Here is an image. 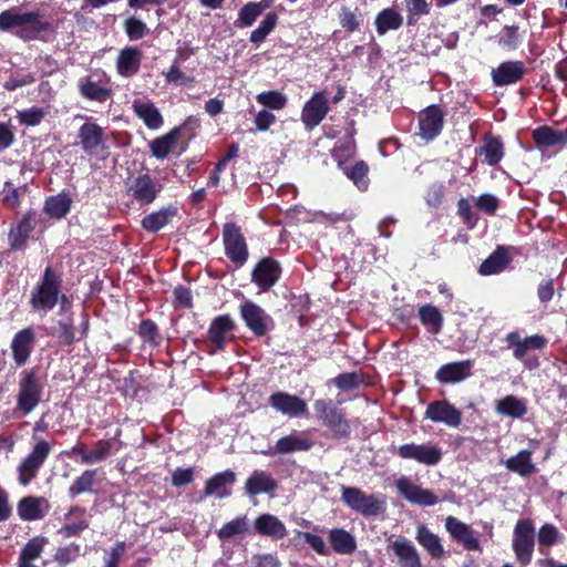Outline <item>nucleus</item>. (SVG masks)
<instances>
[{
  "label": "nucleus",
  "instance_id": "1",
  "mask_svg": "<svg viewBox=\"0 0 567 567\" xmlns=\"http://www.w3.org/2000/svg\"><path fill=\"white\" fill-rule=\"evenodd\" d=\"M0 30L10 32L24 42H48L55 32L51 22L42 20L40 11L19 12L17 8L0 13Z\"/></svg>",
  "mask_w": 567,
  "mask_h": 567
},
{
  "label": "nucleus",
  "instance_id": "2",
  "mask_svg": "<svg viewBox=\"0 0 567 567\" xmlns=\"http://www.w3.org/2000/svg\"><path fill=\"white\" fill-rule=\"evenodd\" d=\"M62 288V272L52 265H48L31 291L30 307L35 312L47 313L53 310L58 303L64 306L69 299Z\"/></svg>",
  "mask_w": 567,
  "mask_h": 567
},
{
  "label": "nucleus",
  "instance_id": "3",
  "mask_svg": "<svg viewBox=\"0 0 567 567\" xmlns=\"http://www.w3.org/2000/svg\"><path fill=\"white\" fill-rule=\"evenodd\" d=\"M44 384L38 368L24 369L19 374L16 411L29 415L42 401Z\"/></svg>",
  "mask_w": 567,
  "mask_h": 567
},
{
  "label": "nucleus",
  "instance_id": "4",
  "mask_svg": "<svg viewBox=\"0 0 567 567\" xmlns=\"http://www.w3.org/2000/svg\"><path fill=\"white\" fill-rule=\"evenodd\" d=\"M316 417L328 427L336 437L349 439L351 425L346 411L339 408L331 399H318L313 403Z\"/></svg>",
  "mask_w": 567,
  "mask_h": 567
},
{
  "label": "nucleus",
  "instance_id": "5",
  "mask_svg": "<svg viewBox=\"0 0 567 567\" xmlns=\"http://www.w3.org/2000/svg\"><path fill=\"white\" fill-rule=\"evenodd\" d=\"M341 501L364 517L378 516L385 511V502L373 494H365L354 486H342Z\"/></svg>",
  "mask_w": 567,
  "mask_h": 567
},
{
  "label": "nucleus",
  "instance_id": "6",
  "mask_svg": "<svg viewBox=\"0 0 567 567\" xmlns=\"http://www.w3.org/2000/svg\"><path fill=\"white\" fill-rule=\"evenodd\" d=\"M31 452L22 460L18 466L19 483L23 486L29 485L38 475L39 470L45 463L51 453V445L44 439H35Z\"/></svg>",
  "mask_w": 567,
  "mask_h": 567
},
{
  "label": "nucleus",
  "instance_id": "7",
  "mask_svg": "<svg viewBox=\"0 0 567 567\" xmlns=\"http://www.w3.org/2000/svg\"><path fill=\"white\" fill-rule=\"evenodd\" d=\"M535 547V528L528 518L519 519L514 528L513 550L522 566L530 564Z\"/></svg>",
  "mask_w": 567,
  "mask_h": 567
},
{
  "label": "nucleus",
  "instance_id": "8",
  "mask_svg": "<svg viewBox=\"0 0 567 567\" xmlns=\"http://www.w3.org/2000/svg\"><path fill=\"white\" fill-rule=\"evenodd\" d=\"M223 244L228 259L238 267L244 266L249 251L246 238L236 223H226L223 227Z\"/></svg>",
  "mask_w": 567,
  "mask_h": 567
},
{
  "label": "nucleus",
  "instance_id": "9",
  "mask_svg": "<svg viewBox=\"0 0 567 567\" xmlns=\"http://www.w3.org/2000/svg\"><path fill=\"white\" fill-rule=\"evenodd\" d=\"M239 313L247 329L257 338L265 337L275 327L272 317L252 301L241 303Z\"/></svg>",
  "mask_w": 567,
  "mask_h": 567
},
{
  "label": "nucleus",
  "instance_id": "10",
  "mask_svg": "<svg viewBox=\"0 0 567 567\" xmlns=\"http://www.w3.org/2000/svg\"><path fill=\"white\" fill-rule=\"evenodd\" d=\"M76 137L81 150L90 156L97 155L107 148L105 128L95 122L87 121L82 124L78 130Z\"/></svg>",
  "mask_w": 567,
  "mask_h": 567
},
{
  "label": "nucleus",
  "instance_id": "11",
  "mask_svg": "<svg viewBox=\"0 0 567 567\" xmlns=\"http://www.w3.org/2000/svg\"><path fill=\"white\" fill-rule=\"evenodd\" d=\"M395 454L403 460H413L420 464L434 466L442 461L441 447L432 444L405 443L400 445Z\"/></svg>",
  "mask_w": 567,
  "mask_h": 567
},
{
  "label": "nucleus",
  "instance_id": "12",
  "mask_svg": "<svg viewBox=\"0 0 567 567\" xmlns=\"http://www.w3.org/2000/svg\"><path fill=\"white\" fill-rule=\"evenodd\" d=\"M445 113L437 104H431L419 113V135L426 142L434 141L443 131Z\"/></svg>",
  "mask_w": 567,
  "mask_h": 567
},
{
  "label": "nucleus",
  "instance_id": "13",
  "mask_svg": "<svg viewBox=\"0 0 567 567\" xmlns=\"http://www.w3.org/2000/svg\"><path fill=\"white\" fill-rule=\"evenodd\" d=\"M330 111L329 100L324 91L315 92L303 104L301 111V122L305 128L310 132L317 127Z\"/></svg>",
  "mask_w": 567,
  "mask_h": 567
},
{
  "label": "nucleus",
  "instance_id": "14",
  "mask_svg": "<svg viewBox=\"0 0 567 567\" xmlns=\"http://www.w3.org/2000/svg\"><path fill=\"white\" fill-rule=\"evenodd\" d=\"M282 274L281 265L272 257H262L251 271V281L261 290L272 288Z\"/></svg>",
  "mask_w": 567,
  "mask_h": 567
},
{
  "label": "nucleus",
  "instance_id": "15",
  "mask_svg": "<svg viewBox=\"0 0 567 567\" xmlns=\"http://www.w3.org/2000/svg\"><path fill=\"white\" fill-rule=\"evenodd\" d=\"M526 74L527 68L520 60L504 61L491 71L493 84L498 87L516 84Z\"/></svg>",
  "mask_w": 567,
  "mask_h": 567
},
{
  "label": "nucleus",
  "instance_id": "16",
  "mask_svg": "<svg viewBox=\"0 0 567 567\" xmlns=\"http://www.w3.org/2000/svg\"><path fill=\"white\" fill-rule=\"evenodd\" d=\"M37 216L35 210H29L10 228L8 233L10 250L18 251L27 248L30 234L37 227Z\"/></svg>",
  "mask_w": 567,
  "mask_h": 567
},
{
  "label": "nucleus",
  "instance_id": "17",
  "mask_svg": "<svg viewBox=\"0 0 567 567\" xmlns=\"http://www.w3.org/2000/svg\"><path fill=\"white\" fill-rule=\"evenodd\" d=\"M425 419L436 423H444L451 427H458L462 424V412L447 400H437L427 404Z\"/></svg>",
  "mask_w": 567,
  "mask_h": 567
},
{
  "label": "nucleus",
  "instance_id": "18",
  "mask_svg": "<svg viewBox=\"0 0 567 567\" xmlns=\"http://www.w3.org/2000/svg\"><path fill=\"white\" fill-rule=\"evenodd\" d=\"M268 404L284 415L290 417L302 416L308 413L306 401L295 394L277 391L268 399Z\"/></svg>",
  "mask_w": 567,
  "mask_h": 567
},
{
  "label": "nucleus",
  "instance_id": "19",
  "mask_svg": "<svg viewBox=\"0 0 567 567\" xmlns=\"http://www.w3.org/2000/svg\"><path fill=\"white\" fill-rule=\"evenodd\" d=\"M162 184L154 179L148 173L135 177L128 187V195L141 204H152L162 192Z\"/></svg>",
  "mask_w": 567,
  "mask_h": 567
},
{
  "label": "nucleus",
  "instance_id": "20",
  "mask_svg": "<svg viewBox=\"0 0 567 567\" xmlns=\"http://www.w3.org/2000/svg\"><path fill=\"white\" fill-rule=\"evenodd\" d=\"M395 486L399 494L412 504L434 506L439 502L437 496L432 491L422 488L405 476L399 478Z\"/></svg>",
  "mask_w": 567,
  "mask_h": 567
},
{
  "label": "nucleus",
  "instance_id": "21",
  "mask_svg": "<svg viewBox=\"0 0 567 567\" xmlns=\"http://www.w3.org/2000/svg\"><path fill=\"white\" fill-rule=\"evenodd\" d=\"M508 347H513V355L519 361H524L528 351L543 350L547 347L548 340L542 334H533L520 338L519 332L512 331L505 338Z\"/></svg>",
  "mask_w": 567,
  "mask_h": 567
},
{
  "label": "nucleus",
  "instance_id": "22",
  "mask_svg": "<svg viewBox=\"0 0 567 567\" xmlns=\"http://www.w3.org/2000/svg\"><path fill=\"white\" fill-rule=\"evenodd\" d=\"M313 446V441L306 432L293 431L280 437L270 450L271 455H287L296 452H307Z\"/></svg>",
  "mask_w": 567,
  "mask_h": 567
},
{
  "label": "nucleus",
  "instance_id": "23",
  "mask_svg": "<svg viewBox=\"0 0 567 567\" xmlns=\"http://www.w3.org/2000/svg\"><path fill=\"white\" fill-rule=\"evenodd\" d=\"M35 344V333L28 327L18 331L11 341L12 359L18 367L24 365Z\"/></svg>",
  "mask_w": 567,
  "mask_h": 567
},
{
  "label": "nucleus",
  "instance_id": "24",
  "mask_svg": "<svg viewBox=\"0 0 567 567\" xmlns=\"http://www.w3.org/2000/svg\"><path fill=\"white\" fill-rule=\"evenodd\" d=\"M50 503L44 497L24 496L17 504V513L21 520L33 522L44 518L50 511Z\"/></svg>",
  "mask_w": 567,
  "mask_h": 567
},
{
  "label": "nucleus",
  "instance_id": "25",
  "mask_svg": "<svg viewBox=\"0 0 567 567\" xmlns=\"http://www.w3.org/2000/svg\"><path fill=\"white\" fill-rule=\"evenodd\" d=\"M514 249L512 246H496L493 252L480 265L478 274L487 277L506 270L513 260L511 251Z\"/></svg>",
  "mask_w": 567,
  "mask_h": 567
},
{
  "label": "nucleus",
  "instance_id": "26",
  "mask_svg": "<svg viewBox=\"0 0 567 567\" xmlns=\"http://www.w3.org/2000/svg\"><path fill=\"white\" fill-rule=\"evenodd\" d=\"M473 361L463 360L441 365L435 372V379L441 384L458 383L472 375Z\"/></svg>",
  "mask_w": 567,
  "mask_h": 567
},
{
  "label": "nucleus",
  "instance_id": "27",
  "mask_svg": "<svg viewBox=\"0 0 567 567\" xmlns=\"http://www.w3.org/2000/svg\"><path fill=\"white\" fill-rule=\"evenodd\" d=\"M236 323L229 315L215 317L207 331V340L218 351H224L227 344V334L233 332Z\"/></svg>",
  "mask_w": 567,
  "mask_h": 567
},
{
  "label": "nucleus",
  "instance_id": "28",
  "mask_svg": "<svg viewBox=\"0 0 567 567\" xmlns=\"http://www.w3.org/2000/svg\"><path fill=\"white\" fill-rule=\"evenodd\" d=\"M445 528L451 537L463 545L466 550H478L480 540L475 536V533L468 525L458 520L453 516H449L445 519Z\"/></svg>",
  "mask_w": 567,
  "mask_h": 567
},
{
  "label": "nucleus",
  "instance_id": "29",
  "mask_svg": "<svg viewBox=\"0 0 567 567\" xmlns=\"http://www.w3.org/2000/svg\"><path fill=\"white\" fill-rule=\"evenodd\" d=\"M132 109L137 118L143 121L148 130H158L164 124V117L155 103L147 99H135Z\"/></svg>",
  "mask_w": 567,
  "mask_h": 567
},
{
  "label": "nucleus",
  "instance_id": "30",
  "mask_svg": "<svg viewBox=\"0 0 567 567\" xmlns=\"http://www.w3.org/2000/svg\"><path fill=\"white\" fill-rule=\"evenodd\" d=\"M143 52L137 47L123 48L116 59V71L122 78H133L140 70Z\"/></svg>",
  "mask_w": 567,
  "mask_h": 567
},
{
  "label": "nucleus",
  "instance_id": "31",
  "mask_svg": "<svg viewBox=\"0 0 567 567\" xmlns=\"http://www.w3.org/2000/svg\"><path fill=\"white\" fill-rule=\"evenodd\" d=\"M533 141L540 151L554 146L563 147L567 145V127L556 130L549 125H542L532 132Z\"/></svg>",
  "mask_w": 567,
  "mask_h": 567
},
{
  "label": "nucleus",
  "instance_id": "32",
  "mask_svg": "<svg viewBox=\"0 0 567 567\" xmlns=\"http://www.w3.org/2000/svg\"><path fill=\"white\" fill-rule=\"evenodd\" d=\"M278 487L277 481L271 474L256 470L245 483V492L248 496L255 497L259 494H271Z\"/></svg>",
  "mask_w": 567,
  "mask_h": 567
},
{
  "label": "nucleus",
  "instance_id": "33",
  "mask_svg": "<svg viewBox=\"0 0 567 567\" xmlns=\"http://www.w3.org/2000/svg\"><path fill=\"white\" fill-rule=\"evenodd\" d=\"M475 152L476 155L484 158L486 164L489 166H496L504 157V143L499 136L485 134L482 145L477 147Z\"/></svg>",
  "mask_w": 567,
  "mask_h": 567
},
{
  "label": "nucleus",
  "instance_id": "34",
  "mask_svg": "<svg viewBox=\"0 0 567 567\" xmlns=\"http://www.w3.org/2000/svg\"><path fill=\"white\" fill-rule=\"evenodd\" d=\"M272 6V0H261L259 2H247L239 11L238 17L234 21L235 28L244 29L251 27L257 19Z\"/></svg>",
  "mask_w": 567,
  "mask_h": 567
},
{
  "label": "nucleus",
  "instance_id": "35",
  "mask_svg": "<svg viewBox=\"0 0 567 567\" xmlns=\"http://www.w3.org/2000/svg\"><path fill=\"white\" fill-rule=\"evenodd\" d=\"M390 547L398 557L401 567H422L420 555L408 538L399 537Z\"/></svg>",
  "mask_w": 567,
  "mask_h": 567
},
{
  "label": "nucleus",
  "instance_id": "36",
  "mask_svg": "<svg viewBox=\"0 0 567 567\" xmlns=\"http://www.w3.org/2000/svg\"><path fill=\"white\" fill-rule=\"evenodd\" d=\"M254 527L261 536H268L275 539H282L287 536L285 524L277 516L271 514L259 515L254 522Z\"/></svg>",
  "mask_w": 567,
  "mask_h": 567
},
{
  "label": "nucleus",
  "instance_id": "37",
  "mask_svg": "<svg viewBox=\"0 0 567 567\" xmlns=\"http://www.w3.org/2000/svg\"><path fill=\"white\" fill-rule=\"evenodd\" d=\"M78 89L80 95L89 101L105 103L112 96V90L100 85L91 76H83L79 80Z\"/></svg>",
  "mask_w": 567,
  "mask_h": 567
},
{
  "label": "nucleus",
  "instance_id": "38",
  "mask_svg": "<svg viewBox=\"0 0 567 567\" xmlns=\"http://www.w3.org/2000/svg\"><path fill=\"white\" fill-rule=\"evenodd\" d=\"M332 550L338 555H351L357 549L354 536L344 528H332L328 533Z\"/></svg>",
  "mask_w": 567,
  "mask_h": 567
},
{
  "label": "nucleus",
  "instance_id": "39",
  "mask_svg": "<svg viewBox=\"0 0 567 567\" xmlns=\"http://www.w3.org/2000/svg\"><path fill=\"white\" fill-rule=\"evenodd\" d=\"M177 215V208L174 206L163 207L152 212L143 217L141 225L147 233H157Z\"/></svg>",
  "mask_w": 567,
  "mask_h": 567
},
{
  "label": "nucleus",
  "instance_id": "40",
  "mask_svg": "<svg viewBox=\"0 0 567 567\" xmlns=\"http://www.w3.org/2000/svg\"><path fill=\"white\" fill-rule=\"evenodd\" d=\"M415 539L432 558L440 559L444 556V548L440 537L431 532L426 525L420 524L416 527Z\"/></svg>",
  "mask_w": 567,
  "mask_h": 567
},
{
  "label": "nucleus",
  "instance_id": "41",
  "mask_svg": "<svg viewBox=\"0 0 567 567\" xmlns=\"http://www.w3.org/2000/svg\"><path fill=\"white\" fill-rule=\"evenodd\" d=\"M236 482V474L231 470H226L224 472L217 473L208 478L204 486L205 496L216 494L219 497L228 496L229 493L226 492V487L228 485H233Z\"/></svg>",
  "mask_w": 567,
  "mask_h": 567
},
{
  "label": "nucleus",
  "instance_id": "42",
  "mask_svg": "<svg viewBox=\"0 0 567 567\" xmlns=\"http://www.w3.org/2000/svg\"><path fill=\"white\" fill-rule=\"evenodd\" d=\"M505 467L522 477H528L536 473V466L532 462V452L520 450L516 455L504 461Z\"/></svg>",
  "mask_w": 567,
  "mask_h": 567
},
{
  "label": "nucleus",
  "instance_id": "43",
  "mask_svg": "<svg viewBox=\"0 0 567 567\" xmlns=\"http://www.w3.org/2000/svg\"><path fill=\"white\" fill-rule=\"evenodd\" d=\"M417 317L429 332L439 334L442 331L444 318L435 306L431 303L421 306L417 311Z\"/></svg>",
  "mask_w": 567,
  "mask_h": 567
},
{
  "label": "nucleus",
  "instance_id": "44",
  "mask_svg": "<svg viewBox=\"0 0 567 567\" xmlns=\"http://www.w3.org/2000/svg\"><path fill=\"white\" fill-rule=\"evenodd\" d=\"M495 411L502 415L520 419L527 413V405L524 399L506 395L496 401Z\"/></svg>",
  "mask_w": 567,
  "mask_h": 567
},
{
  "label": "nucleus",
  "instance_id": "45",
  "mask_svg": "<svg viewBox=\"0 0 567 567\" xmlns=\"http://www.w3.org/2000/svg\"><path fill=\"white\" fill-rule=\"evenodd\" d=\"M72 208V198L69 194L62 192L55 196H50L44 203V212L52 218H64Z\"/></svg>",
  "mask_w": 567,
  "mask_h": 567
},
{
  "label": "nucleus",
  "instance_id": "46",
  "mask_svg": "<svg viewBox=\"0 0 567 567\" xmlns=\"http://www.w3.org/2000/svg\"><path fill=\"white\" fill-rule=\"evenodd\" d=\"M375 30L379 35L385 34L390 30H398L403 24V17L393 8L381 10L374 20Z\"/></svg>",
  "mask_w": 567,
  "mask_h": 567
},
{
  "label": "nucleus",
  "instance_id": "47",
  "mask_svg": "<svg viewBox=\"0 0 567 567\" xmlns=\"http://www.w3.org/2000/svg\"><path fill=\"white\" fill-rule=\"evenodd\" d=\"M177 143V131H169L165 135L156 137L150 144L151 153L157 159H164L168 156Z\"/></svg>",
  "mask_w": 567,
  "mask_h": 567
},
{
  "label": "nucleus",
  "instance_id": "48",
  "mask_svg": "<svg viewBox=\"0 0 567 567\" xmlns=\"http://www.w3.org/2000/svg\"><path fill=\"white\" fill-rule=\"evenodd\" d=\"M96 474V470H85L70 485L68 489L69 496L74 498L80 494L93 492Z\"/></svg>",
  "mask_w": 567,
  "mask_h": 567
},
{
  "label": "nucleus",
  "instance_id": "49",
  "mask_svg": "<svg viewBox=\"0 0 567 567\" xmlns=\"http://www.w3.org/2000/svg\"><path fill=\"white\" fill-rule=\"evenodd\" d=\"M137 334L142 341L151 347H158L162 343V336L158 326L152 319H143L137 327Z\"/></svg>",
  "mask_w": 567,
  "mask_h": 567
},
{
  "label": "nucleus",
  "instance_id": "50",
  "mask_svg": "<svg viewBox=\"0 0 567 567\" xmlns=\"http://www.w3.org/2000/svg\"><path fill=\"white\" fill-rule=\"evenodd\" d=\"M343 173L360 190L368 189L369 166L364 161H358L352 167H344Z\"/></svg>",
  "mask_w": 567,
  "mask_h": 567
},
{
  "label": "nucleus",
  "instance_id": "51",
  "mask_svg": "<svg viewBox=\"0 0 567 567\" xmlns=\"http://www.w3.org/2000/svg\"><path fill=\"white\" fill-rule=\"evenodd\" d=\"M561 538L563 535L559 533L556 526L548 523L542 525L537 534L539 553L546 555L547 550H545L543 547L549 548L559 540H561Z\"/></svg>",
  "mask_w": 567,
  "mask_h": 567
},
{
  "label": "nucleus",
  "instance_id": "52",
  "mask_svg": "<svg viewBox=\"0 0 567 567\" xmlns=\"http://www.w3.org/2000/svg\"><path fill=\"white\" fill-rule=\"evenodd\" d=\"M248 530L247 516H238L235 519L224 524L221 528L217 530L219 539H230L236 535L243 534Z\"/></svg>",
  "mask_w": 567,
  "mask_h": 567
},
{
  "label": "nucleus",
  "instance_id": "53",
  "mask_svg": "<svg viewBox=\"0 0 567 567\" xmlns=\"http://www.w3.org/2000/svg\"><path fill=\"white\" fill-rule=\"evenodd\" d=\"M81 556V546L76 543H70L65 546L59 547L54 555L53 560L61 567L74 563Z\"/></svg>",
  "mask_w": 567,
  "mask_h": 567
},
{
  "label": "nucleus",
  "instance_id": "54",
  "mask_svg": "<svg viewBox=\"0 0 567 567\" xmlns=\"http://www.w3.org/2000/svg\"><path fill=\"white\" fill-rule=\"evenodd\" d=\"M257 102L270 110H282L287 105V97L279 91H265L256 96Z\"/></svg>",
  "mask_w": 567,
  "mask_h": 567
},
{
  "label": "nucleus",
  "instance_id": "55",
  "mask_svg": "<svg viewBox=\"0 0 567 567\" xmlns=\"http://www.w3.org/2000/svg\"><path fill=\"white\" fill-rule=\"evenodd\" d=\"M200 127V121L196 116H188L179 126L174 127L172 131H177V141L182 140L186 146L197 135Z\"/></svg>",
  "mask_w": 567,
  "mask_h": 567
},
{
  "label": "nucleus",
  "instance_id": "56",
  "mask_svg": "<svg viewBox=\"0 0 567 567\" xmlns=\"http://www.w3.org/2000/svg\"><path fill=\"white\" fill-rule=\"evenodd\" d=\"M408 16L406 24L414 25L421 16L430 13V4L426 0H404Z\"/></svg>",
  "mask_w": 567,
  "mask_h": 567
},
{
  "label": "nucleus",
  "instance_id": "57",
  "mask_svg": "<svg viewBox=\"0 0 567 567\" xmlns=\"http://www.w3.org/2000/svg\"><path fill=\"white\" fill-rule=\"evenodd\" d=\"M113 453L112 440H99L94 449L90 451V456L84 458L85 464H93L106 460Z\"/></svg>",
  "mask_w": 567,
  "mask_h": 567
},
{
  "label": "nucleus",
  "instance_id": "58",
  "mask_svg": "<svg viewBox=\"0 0 567 567\" xmlns=\"http://www.w3.org/2000/svg\"><path fill=\"white\" fill-rule=\"evenodd\" d=\"M123 25H124L125 33L131 41L141 40L148 32L147 25L142 20L137 19L134 16L125 19Z\"/></svg>",
  "mask_w": 567,
  "mask_h": 567
},
{
  "label": "nucleus",
  "instance_id": "59",
  "mask_svg": "<svg viewBox=\"0 0 567 567\" xmlns=\"http://www.w3.org/2000/svg\"><path fill=\"white\" fill-rule=\"evenodd\" d=\"M45 114L44 109L32 106L23 111H18L17 118L21 125L37 126L43 121Z\"/></svg>",
  "mask_w": 567,
  "mask_h": 567
},
{
  "label": "nucleus",
  "instance_id": "60",
  "mask_svg": "<svg viewBox=\"0 0 567 567\" xmlns=\"http://www.w3.org/2000/svg\"><path fill=\"white\" fill-rule=\"evenodd\" d=\"M445 186L441 182H434L426 188L424 199L429 207L437 208L443 204L445 197Z\"/></svg>",
  "mask_w": 567,
  "mask_h": 567
},
{
  "label": "nucleus",
  "instance_id": "61",
  "mask_svg": "<svg viewBox=\"0 0 567 567\" xmlns=\"http://www.w3.org/2000/svg\"><path fill=\"white\" fill-rule=\"evenodd\" d=\"M333 383L338 389L349 391L358 389L363 383V379L358 372H344L338 374L333 379Z\"/></svg>",
  "mask_w": 567,
  "mask_h": 567
},
{
  "label": "nucleus",
  "instance_id": "62",
  "mask_svg": "<svg viewBox=\"0 0 567 567\" xmlns=\"http://www.w3.org/2000/svg\"><path fill=\"white\" fill-rule=\"evenodd\" d=\"M520 43V35L517 25H506L499 37L498 44L507 50H515Z\"/></svg>",
  "mask_w": 567,
  "mask_h": 567
},
{
  "label": "nucleus",
  "instance_id": "63",
  "mask_svg": "<svg viewBox=\"0 0 567 567\" xmlns=\"http://www.w3.org/2000/svg\"><path fill=\"white\" fill-rule=\"evenodd\" d=\"M298 535L318 555H320V556H329L330 555V549L326 545V543L321 536L309 533V532H299Z\"/></svg>",
  "mask_w": 567,
  "mask_h": 567
},
{
  "label": "nucleus",
  "instance_id": "64",
  "mask_svg": "<svg viewBox=\"0 0 567 567\" xmlns=\"http://www.w3.org/2000/svg\"><path fill=\"white\" fill-rule=\"evenodd\" d=\"M457 215L462 219V221L467 226V228L472 229L477 224V216L472 210V206L466 198H460L457 202Z\"/></svg>",
  "mask_w": 567,
  "mask_h": 567
}]
</instances>
